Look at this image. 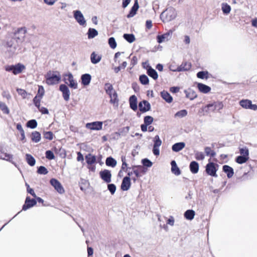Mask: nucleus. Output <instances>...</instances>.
<instances>
[{"label": "nucleus", "instance_id": "e433bc0d", "mask_svg": "<svg viewBox=\"0 0 257 257\" xmlns=\"http://www.w3.org/2000/svg\"><path fill=\"white\" fill-rule=\"evenodd\" d=\"M15 39H12L7 43V45L10 48V50L13 53L15 52L17 48V45L14 44Z\"/></svg>", "mask_w": 257, "mask_h": 257}, {"label": "nucleus", "instance_id": "aec40b11", "mask_svg": "<svg viewBox=\"0 0 257 257\" xmlns=\"http://www.w3.org/2000/svg\"><path fill=\"white\" fill-rule=\"evenodd\" d=\"M223 171L226 174L228 178H231L234 174V171L232 167L228 165H225L222 167Z\"/></svg>", "mask_w": 257, "mask_h": 257}, {"label": "nucleus", "instance_id": "338daca9", "mask_svg": "<svg viewBox=\"0 0 257 257\" xmlns=\"http://www.w3.org/2000/svg\"><path fill=\"white\" fill-rule=\"evenodd\" d=\"M26 160L28 164L32 166V156L30 154H26Z\"/></svg>", "mask_w": 257, "mask_h": 257}, {"label": "nucleus", "instance_id": "f03ea898", "mask_svg": "<svg viewBox=\"0 0 257 257\" xmlns=\"http://www.w3.org/2000/svg\"><path fill=\"white\" fill-rule=\"evenodd\" d=\"M46 83L49 85H55L61 80V75L58 71H49L46 75Z\"/></svg>", "mask_w": 257, "mask_h": 257}, {"label": "nucleus", "instance_id": "7c9ffc66", "mask_svg": "<svg viewBox=\"0 0 257 257\" xmlns=\"http://www.w3.org/2000/svg\"><path fill=\"white\" fill-rule=\"evenodd\" d=\"M110 98V102L114 105L116 104L117 106L118 103V98L117 94L115 91H113V94L109 96Z\"/></svg>", "mask_w": 257, "mask_h": 257}, {"label": "nucleus", "instance_id": "c03bdc74", "mask_svg": "<svg viewBox=\"0 0 257 257\" xmlns=\"http://www.w3.org/2000/svg\"><path fill=\"white\" fill-rule=\"evenodd\" d=\"M248 159L249 157H246L240 155L236 158L235 161L239 164H242L245 163Z\"/></svg>", "mask_w": 257, "mask_h": 257}, {"label": "nucleus", "instance_id": "603ef678", "mask_svg": "<svg viewBox=\"0 0 257 257\" xmlns=\"http://www.w3.org/2000/svg\"><path fill=\"white\" fill-rule=\"evenodd\" d=\"M37 173L41 175H46L48 171L45 167L41 166L38 168Z\"/></svg>", "mask_w": 257, "mask_h": 257}, {"label": "nucleus", "instance_id": "3c124183", "mask_svg": "<svg viewBox=\"0 0 257 257\" xmlns=\"http://www.w3.org/2000/svg\"><path fill=\"white\" fill-rule=\"evenodd\" d=\"M143 166L147 167H151L153 165V163L148 159L145 158L142 160Z\"/></svg>", "mask_w": 257, "mask_h": 257}, {"label": "nucleus", "instance_id": "4be33fe9", "mask_svg": "<svg viewBox=\"0 0 257 257\" xmlns=\"http://www.w3.org/2000/svg\"><path fill=\"white\" fill-rule=\"evenodd\" d=\"M197 88L201 92L203 93H207L211 90L209 86L201 83L197 84Z\"/></svg>", "mask_w": 257, "mask_h": 257}, {"label": "nucleus", "instance_id": "c9c22d12", "mask_svg": "<svg viewBox=\"0 0 257 257\" xmlns=\"http://www.w3.org/2000/svg\"><path fill=\"white\" fill-rule=\"evenodd\" d=\"M251 101L248 99H242L239 101V104L243 108L249 109Z\"/></svg>", "mask_w": 257, "mask_h": 257}, {"label": "nucleus", "instance_id": "49530a36", "mask_svg": "<svg viewBox=\"0 0 257 257\" xmlns=\"http://www.w3.org/2000/svg\"><path fill=\"white\" fill-rule=\"evenodd\" d=\"M0 109L4 113L9 114L10 110L5 103L0 101Z\"/></svg>", "mask_w": 257, "mask_h": 257}, {"label": "nucleus", "instance_id": "5fc2aeb1", "mask_svg": "<svg viewBox=\"0 0 257 257\" xmlns=\"http://www.w3.org/2000/svg\"><path fill=\"white\" fill-rule=\"evenodd\" d=\"M45 156L46 158L49 160H52L55 158L54 154L51 150L46 151L45 152Z\"/></svg>", "mask_w": 257, "mask_h": 257}, {"label": "nucleus", "instance_id": "bb28decb", "mask_svg": "<svg viewBox=\"0 0 257 257\" xmlns=\"http://www.w3.org/2000/svg\"><path fill=\"white\" fill-rule=\"evenodd\" d=\"M147 74L154 80H156L158 77V74L157 71L150 66H149L147 69Z\"/></svg>", "mask_w": 257, "mask_h": 257}, {"label": "nucleus", "instance_id": "2f4dec72", "mask_svg": "<svg viewBox=\"0 0 257 257\" xmlns=\"http://www.w3.org/2000/svg\"><path fill=\"white\" fill-rule=\"evenodd\" d=\"M85 160L87 164L92 165L96 162V157L91 154L85 156Z\"/></svg>", "mask_w": 257, "mask_h": 257}, {"label": "nucleus", "instance_id": "09e8293b", "mask_svg": "<svg viewBox=\"0 0 257 257\" xmlns=\"http://www.w3.org/2000/svg\"><path fill=\"white\" fill-rule=\"evenodd\" d=\"M204 110L206 112L213 111L215 110L214 102L213 103L207 104L205 107Z\"/></svg>", "mask_w": 257, "mask_h": 257}, {"label": "nucleus", "instance_id": "864d4df0", "mask_svg": "<svg viewBox=\"0 0 257 257\" xmlns=\"http://www.w3.org/2000/svg\"><path fill=\"white\" fill-rule=\"evenodd\" d=\"M195 158L197 160H203L205 158L204 154L201 152L197 151L195 153Z\"/></svg>", "mask_w": 257, "mask_h": 257}, {"label": "nucleus", "instance_id": "f704fd0d", "mask_svg": "<svg viewBox=\"0 0 257 257\" xmlns=\"http://www.w3.org/2000/svg\"><path fill=\"white\" fill-rule=\"evenodd\" d=\"M98 35L97 31L94 28H89L87 32L88 38L90 39L94 38Z\"/></svg>", "mask_w": 257, "mask_h": 257}, {"label": "nucleus", "instance_id": "393cba45", "mask_svg": "<svg viewBox=\"0 0 257 257\" xmlns=\"http://www.w3.org/2000/svg\"><path fill=\"white\" fill-rule=\"evenodd\" d=\"M184 92L186 94V97L191 100H193L197 96L196 93L191 89L185 90Z\"/></svg>", "mask_w": 257, "mask_h": 257}, {"label": "nucleus", "instance_id": "de8ad7c7", "mask_svg": "<svg viewBox=\"0 0 257 257\" xmlns=\"http://www.w3.org/2000/svg\"><path fill=\"white\" fill-rule=\"evenodd\" d=\"M129 131L130 127L125 126L120 129L119 132L116 133V134H118L119 136H125L128 133Z\"/></svg>", "mask_w": 257, "mask_h": 257}, {"label": "nucleus", "instance_id": "c756f323", "mask_svg": "<svg viewBox=\"0 0 257 257\" xmlns=\"http://www.w3.org/2000/svg\"><path fill=\"white\" fill-rule=\"evenodd\" d=\"M195 212L193 210L189 209L186 210L184 213V217L189 220H192L195 216Z\"/></svg>", "mask_w": 257, "mask_h": 257}, {"label": "nucleus", "instance_id": "20e7f679", "mask_svg": "<svg viewBox=\"0 0 257 257\" xmlns=\"http://www.w3.org/2000/svg\"><path fill=\"white\" fill-rule=\"evenodd\" d=\"M192 67L191 63L188 62H183L180 66L176 67V69L173 68V66L170 65L169 69L171 71L173 72H181L187 71L189 70Z\"/></svg>", "mask_w": 257, "mask_h": 257}, {"label": "nucleus", "instance_id": "f8f14e48", "mask_svg": "<svg viewBox=\"0 0 257 257\" xmlns=\"http://www.w3.org/2000/svg\"><path fill=\"white\" fill-rule=\"evenodd\" d=\"M150 103L146 100H143L139 103V108L143 113L146 112L151 109Z\"/></svg>", "mask_w": 257, "mask_h": 257}, {"label": "nucleus", "instance_id": "b1692460", "mask_svg": "<svg viewBox=\"0 0 257 257\" xmlns=\"http://www.w3.org/2000/svg\"><path fill=\"white\" fill-rule=\"evenodd\" d=\"M161 96L167 102L171 103L173 101V97L167 91L163 90L161 92Z\"/></svg>", "mask_w": 257, "mask_h": 257}, {"label": "nucleus", "instance_id": "8fccbe9b", "mask_svg": "<svg viewBox=\"0 0 257 257\" xmlns=\"http://www.w3.org/2000/svg\"><path fill=\"white\" fill-rule=\"evenodd\" d=\"M108 43L111 48L114 49L116 47L117 44L115 39L113 37L109 38L108 40Z\"/></svg>", "mask_w": 257, "mask_h": 257}, {"label": "nucleus", "instance_id": "69168bd1", "mask_svg": "<svg viewBox=\"0 0 257 257\" xmlns=\"http://www.w3.org/2000/svg\"><path fill=\"white\" fill-rule=\"evenodd\" d=\"M17 90L19 94L21 95L23 98H25L26 97L27 93L25 90L22 89H17Z\"/></svg>", "mask_w": 257, "mask_h": 257}, {"label": "nucleus", "instance_id": "ddd939ff", "mask_svg": "<svg viewBox=\"0 0 257 257\" xmlns=\"http://www.w3.org/2000/svg\"><path fill=\"white\" fill-rule=\"evenodd\" d=\"M173 32L171 30H170L169 32L161 35H158L157 36V42L159 43H162L163 42L167 41L170 40L172 37Z\"/></svg>", "mask_w": 257, "mask_h": 257}, {"label": "nucleus", "instance_id": "bf43d9fd", "mask_svg": "<svg viewBox=\"0 0 257 257\" xmlns=\"http://www.w3.org/2000/svg\"><path fill=\"white\" fill-rule=\"evenodd\" d=\"M187 115V111L185 109H183L180 110L176 113L175 116H178L179 117H183Z\"/></svg>", "mask_w": 257, "mask_h": 257}, {"label": "nucleus", "instance_id": "ea45409f", "mask_svg": "<svg viewBox=\"0 0 257 257\" xmlns=\"http://www.w3.org/2000/svg\"><path fill=\"white\" fill-rule=\"evenodd\" d=\"M209 73L207 71H199L197 73V77L200 79H208Z\"/></svg>", "mask_w": 257, "mask_h": 257}, {"label": "nucleus", "instance_id": "e2e57ef3", "mask_svg": "<svg viewBox=\"0 0 257 257\" xmlns=\"http://www.w3.org/2000/svg\"><path fill=\"white\" fill-rule=\"evenodd\" d=\"M241 156L249 157V152L247 148H241L239 150Z\"/></svg>", "mask_w": 257, "mask_h": 257}, {"label": "nucleus", "instance_id": "412c9836", "mask_svg": "<svg viewBox=\"0 0 257 257\" xmlns=\"http://www.w3.org/2000/svg\"><path fill=\"white\" fill-rule=\"evenodd\" d=\"M185 147V143L184 142H179L174 144L172 147V150L173 152H178L184 149Z\"/></svg>", "mask_w": 257, "mask_h": 257}, {"label": "nucleus", "instance_id": "9b49d317", "mask_svg": "<svg viewBox=\"0 0 257 257\" xmlns=\"http://www.w3.org/2000/svg\"><path fill=\"white\" fill-rule=\"evenodd\" d=\"M59 90L62 92L64 99L67 101L69 100L70 92L67 85L65 84H61L59 86Z\"/></svg>", "mask_w": 257, "mask_h": 257}, {"label": "nucleus", "instance_id": "052dcab7", "mask_svg": "<svg viewBox=\"0 0 257 257\" xmlns=\"http://www.w3.org/2000/svg\"><path fill=\"white\" fill-rule=\"evenodd\" d=\"M153 120L154 119L152 116L148 115L144 117V121L145 124L149 125L153 122Z\"/></svg>", "mask_w": 257, "mask_h": 257}, {"label": "nucleus", "instance_id": "4d7b16f0", "mask_svg": "<svg viewBox=\"0 0 257 257\" xmlns=\"http://www.w3.org/2000/svg\"><path fill=\"white\" fill-rule=\"evenodd\" d=\"M43 200L41 198L37 197L33 191V206L37 204V202L43 203Z\"/></svg>", "mask_w": 257, "mask_h": 257}, {"label": "nucleus", "instance_id": "a211bd4d", "mask_svg": "<svg viewBox=\"0 0 257 257\" xmlns=\"http://www.w3.org/2000/svg\"><path fill=\"white\" fill-rule=\"evenodd\" d=\"M130 106V108L134 111H136L137 108V98L136 95H133L130 96L129 98Z\"/></svg>", "mask_w": 257, "mask_h": 257}, {"label": "nucleus", "instance_id": "6ab92c4d", "mask_svg": "<svg viewBox=\"0 0 257 257\" xmlns=\"http://www.w3.org/2000/svg\"><path fill=\"white\" fill-rule=\"evenodd\" d=\"M81 84L84 86H87L89 84L91 80V76L90 74L86 73L81 76Z\"/></svg>", "mask_w": 257, "mask_h": 257}, {"label": "nucleus", "instance_id": "dca6fc26", "mask_svg": "<svg viewBox=\"0 0 257 257\" xmlns=\"http://www.w3.org/2000/svg\"><path fill=\"white\" fill-rule=\"evenodd\" d=\"M139 8V5L138 0H135L133 6L132 7L129 13L127 15V18L133 17L137 13Z\"/></svg>", "mask_w": 257, "mask_h": 257}, {"label": "nucleus", "instance_id": "a878e982", "mask_svg": "<svg viewBox=\"0 0 257 257\" xmlns=\"http://www.w3.org/2000/svg\"><path fill=\"white\" fill-rule=\"evenodd\" d=\"M189 168L193 174H196L199 170V164L195 161H192L190 164Z\"/></svg>", "mask_w": 257, "mask_h": 257}, {"label": "nucleus", "instance_id": "7ed1b4c3", "mask_svg": "<svg viewBox=\"0 0 257 257\" xmlns=\"http://www.w3.org/2000/svg\"><path fill=\"white\" fill-rule=\"evenodd\" d=\"M25 68V66L21 63L16 65H8L6 66L5 69L7 71H12L15 75L21 73Z\"/></svg>", "mask_w": 257, "mask_h": 257}, {"label": "nucleus", "instance_id": "774afa93", "mask_svg": "<svg viewBox=\"0 0 257 257\" xmlns=\"http://www.w3.org/2000/svg\"><path fill=\"white\" fill-rule=\"evenodd\" d=\"M127 164L126 162H123L122 163L121 170V171H124L125 172H127L128 170H130L131 168L127 167Z\"/></svg>", "mask_w": 257, "mask_h": 257}, {"label": "nucleus", "instance_id": "4468645a", "mask_svg": "<svg viewBox=\"0 0 257 257\" xmlns=\"http://www.w3.org/2000/svg\"><path fill=\"white\" fill-rule=\"evenodd\" d=\"M86 127L91 130H100L102 127V122L94 121L93 122L87 123L86 124Z\"/></svg>", "mask_w": 257, "mask_h": 257}, {"label": "nucleus", "instance_id": "6e6552de", "mask_svg": "<svg viewBox=\"0 0 257 257\" xmlns=\"http://www.w3.org/2000/svg\"><path fill=\"white\" fill-rule=\"evenodd\" d=\"M99 176L106 183H109L111 181V173L108 170L105 169L100 171Z\"/></svg>", "mask_w": 257, "mask_h": 257}, {"label": "nucleus", "instance_id": "6e6d98bb", "mask_svg": "<svg viewBox=\"0 0 257 257\" xmlns=\"http://www.w3.org/2000/svg\"><path fill=\"white\" fill-rule=\"evenodd\" d=\"M116 189V186L114 184H108L107 189L110 192L111 194L113 195L115 193Z\"/></svg>", "mask_w": 257, "mask_h": 257}, {"label": "nucleus", "instance_id": "a19ab883", "mask_svg": "<svg viewBox=\"0 0 257 257\" xmlns=\"http://www.w3.org/2000/svg\"><path fill=\"white\" fill-rule=\"evenodd\" d=\"M139 80L140 82L143 85H147L149 83V78L145 74L141 75L139 77Z\"/></svg>", "mask_w": 257, "mask_h": 257}, {"label": "nucleus", "instance_id": "5701e85b", "mask_svg": "<svg viewBox=\"0 0 257 257\" xmlns=\"http://www.w3.org/2000/svg\"><path fill=\"white\" fill-rule=\"evenodd\" d=\"M171 171L172 173L176 176H179L181 174V171L179 167L177 166L175 161L173 160L171 162Z\"/></svg>", "mask_w": 257, "mask_h": 257}, {"label": "nucleus", "instance_id": "4c0bfd02", "mask_svg": "<svg viewBox=\"0 0 257 257\" xmlns=\"http://www.w3.org/2000/svg\"><path fill=\"white\" fill-rule=\"evenodd\" d=\"M221 10L224 14L227 15L231 11V7L227 3H223L221 4Z\"/></svg>", "mask_w": 257, "mask_h": 257}, {"label": "nucleus", "instance_id": "79ce46f5", "mask_svg": "<svg viewBox=\"0 0 257 257\" xmlns=\"http://www.w3.org/2000/svg\"><path fill=\"white\" fill-rule=\"evenodd\" d=\"M204 151L207 156L214 157L216 155V153L213 150H211V148L209 147H205Z\"/></svg>", "mask_w": 257, "mask_h": 257}, {"label": "nucleus", "instance_id": "37998d69", "mask_svg": "<svg viewBox=\"0 0 257 257\" xmlns=\"http://www.w3.org/2000/svg\"><path fill=\"white\" fill-rule=\"evenodd\" d=\"M17 129L20 132L21 134V140L24 141L25 139V132L21 123H18L16 124Z\"/></svg>", "mask_w": 257, "mask_h": 257}, {"label": "nucleus", "instance_id": "2eb2a0df", "mask_svg": "<svg viewBox=\"0 0 257 257\" xmlns=\"http://www.w3.org/2000/svg\"><path fill=\"white\" fill-rule=\"evenodd\" d=\"M131 186V178L129 177H124L122 179L121 184V189L122 191H127L130 188Z\"/></svg>", "mask_w": 257, "mask_h": 257}, {"label": "nucleus", "instance_id": "c85d7f7f", "mask_svg": "<svg viewBox=\"0 0 257 257\" xmlns=\"http://www.w3.org/2000/svg\"><path fill=\"white\" fill-rule=\"evenodd\" d=\"M101 56L97 55L94 52H92L90 55V60L92 63L95 64L100 61Z\"/></svg>", "mask_w": 257, "mask_h": 257}, {"label": "nucleus", "instance_id": "f3484780", "mask_svg": "<svg viewBox=\"0 0 257 257\" xmlns=\"http://www.w3.org/2000/svg\"><path fill=\"white\" fill-rule=\"evenodd\" d=\"M147 171V169L141 165L137 166V169L134 170V174L136 177L138 178L142 176V174H145Z\"/></svg>", "mask_w": 257, "mask_h": 257}, {"label": "nucleus", "instance_id": "680f3d73", "mask_svg": "<svg viewBox=\"0 0 257 257\" xmlns=\"http://www.w3.org/2000/svg\"><path fill=\"white\" fill-rule=\"evenodd\" d=\"M44 137L46 139H48L49 140H52L53 138V134L52 132L49 131V132H45L44 133Z\"/></svg>", "mask_w": 257, "mask_h": 257}, {"label": "nucleus", "instance_id": "58836bf2", "mask_svg": "<svg viewBox=\"0 0 257 257\" xmlns=\"http://www.w3.org/2000/svg\"><path fill=\"white\" fill-rule=\"evenodd\" d=\"M123 37L130 43H133L135 40V37L133 34H124L123 35Z\"/></svg>", "mask_w": 257, "mask_h": 257}, {"label": "nucleus", "instance_id": "423d86ee", "mask_svg": "<svg viewBox=\"0 0 257 257\" xmlns=\"http://www.w3.org/2000/svg\"><path fill=\"white\" fill-rule=\"evenodd\" d=\"M166 14L167 21H171L175 19L177 16V12L175 9L172 7L169 8L165 11L162 13V15Z\"/></svg>", "mask_w": 257, "mask_h": 257}, {"label": "nucleus", "instance_id": "72a5a7b5", "mask_svg": "<svg viewBox=\"0 0 257 257\" xmlns=\"http://www.w3.org/2000/svg\"><path fill=\"white\" fill-rule=\"evenodd\" d=\"M104 89L106 93L109 96L113 94V91H115L113 89V86L109 83H106L104 85Z\"/></svg>", "mask_w": 257, "mask_h": 257}, {"label": "nucleus", "instance_id": "39448f33", "mask_svg": "<svg viewBox=\"0 0 257 257\" xmlns=\"http://www.w3.org/2000/svg\"><path fill=\"white\" fill-rule=\"evenodd\" d=\"M216 166H218L217 165H216L213 162L208 163L206 166V172L207 174L213 177H217L216 172L217 169Z\"/></svg>", "mask_w": 257, "mask_h": 257}, {"label": "nucleus", "instance_id": "473e14b6", "mask_svg": "<svg viewBox=\"0 0 257 257\" xmlns=\"http://www.w3.org/2000/svg\"><path fill=\"white\" fill-rule=\"evenodd\" d=\"M106 165L109 167H114L117 164L116 161L111 157H108L105 161Z\"/></svg>", "mask_w": 257, "mask_h": 257}, {"label": "nucleus", "instance_id": "0eeeda50", "mask_svg": "<svg viewBox=\"0 0 257 257\" xmlns=\"http://www.w3.org/2000/svg\"><path fill=\"white\" fill-rule=\"evenodd\" d=\"M64 81L71 88L74 89L77 88V83L74 81L72 73H69L67 74H65L64 76Z\"/></svg>", "mask_w": 257, "mask_h": 257}, {"label": "nucleus", "instance_id": "a18cd8bd", "mask_svg": "<svg viewBox=\"0 0 257 257\" xmlns=\"http://www.w3.org/2000/svg\"><path fill=\"white\" fill-rule=\"evenodd\" d=\"M162 141L161 140L159 136L156 135L154 138V145L153 147L159 148L162 145Z\"/></svg>", "mask_w": 257, "mask_h": 257}, {"label": "nucleus", "instance_id": "13d9d810", "mask_svg": "<svg viewBox=\"0 0 257 257\" xmlns=\"http://www.w3.org/2000/svg\"><path fill=\"white\" fill-rule=\"evenodd\" d=\"M41 134L38 132H33V142H39L41 140Z\"/></svg>", "mask_w": 257, "mask_h": 257}, {"label": "nucleus", "instance_id": "cd10ccee", "mask_svg": "<svg viewBox=\"0 0 257 257\" xmlns=\"http://www.w3.org/2000/svg\"><path fill=\"white\" fill-rule=\"evenodd\" d=\"M31 207H32V199H31L30 196H27L25 204L22 207V210L26 211Z\"/></svg>", "mask_w": 257, "mask_h": 257}, {"label": "nucleus", "instance_id": "9d476101", "mask_svg": "<svg viewBox=\"0 0 257 257\" xmlns=\"http://www.w3.org/2000/svg\"><path fill=\"white\" fill-rule=\"evenodd\" d=\"M50 182L51 185L59 193L62 194L64 193V189L58 180L56 179L52 178L50 180Z\"/></svg>", "mask_w": 257, "mask_h": 257}, {"label": "nucleus", "instance_id": "f257e3e1", "mask_svg": "<svg viewBox=\"0 0 257 257\" xmlns=\"http://www.w3.org/2000/svg\"><path fill=\"white\" fill-rule=\"evenodd\" d=\"M45 90L43 86L39 85L37 94L33 98V103H34L35 106L42 114H48L49 111L48 109L46 107L40 106V101L43 96Z\"/></svg>", "mask_w": 257, "mask_h": 257}, {"label": "nucleus", "instance_id": "0e129e2a", "mask_svg": "<svg viewBox=\"0 0 257 257\" xmlns=\"http://www.w3.org/2000/svg\"><path fill=\"white\" fill-rule=\"evenodd\" d=\"M215 110H219L222 109L223 104L222 102L217 101L214 102Z\"/></svg>", "mask_w": 257, "mask_h": 257}, {"label": "nucleus", "instance_id": "1a4fd4ad", "mask_svg": "<svg viewBox=\"0 0 257 257\" xmlns=\"http://www.w3.org/2000/svg\"><path fill=\"white\" fill-rule=\"evenodd\" d=\"M73 16L77 22L81 26L86 25V21L84 17L79 10H76L73 11Z\"/></svg>", "mask_w": 257, "mask_h": 257}]
</instances>
